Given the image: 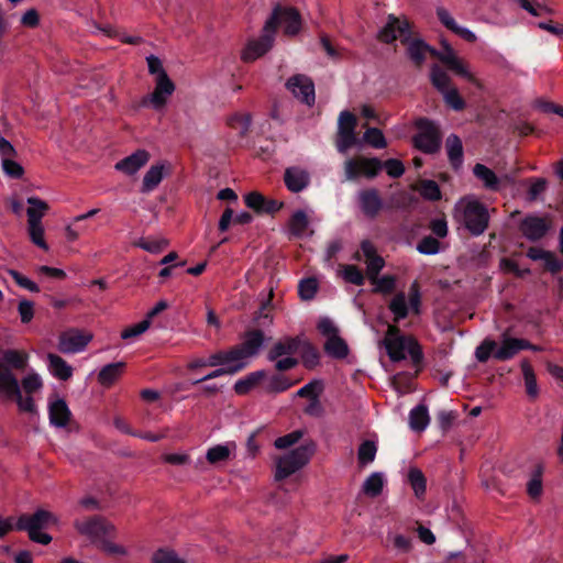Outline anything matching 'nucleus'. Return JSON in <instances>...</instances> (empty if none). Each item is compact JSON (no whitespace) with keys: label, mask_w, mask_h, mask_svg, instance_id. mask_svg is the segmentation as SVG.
<instances>
[{"label":"nucleus","mask_w":563,"mask_h":563,"mask_svg":"<svg viewBox=\"0 0 563 563\" xmlns=\"http://www.w3.org/2000/svg\"><path fill=\"white\" fill-rule=\"evenodd\" d=\"M445 148L451 165L455 169H459L463 163V145L461 139L455 134L449 135L445 141Z\"/></svg>","instance_id":"nucleus-28"},{"label":"nucleus","mask_w":563,"mask_h":563,"mask_svg":"<svg viewBox=\"0 0 563 563\" xmlns=\"http://www.w3.org/2000/svg\"><path fill=\"white\" fill-rule=\"evenodd\" d=\"M321 390V383L319 380H312L301 388H299L296 393L297 397L313 399L317 398L319 391Z\"/></svg>","instance_id":"nucleus-61"},{"label":"nucleus","mask_w":563,"mask_h":563,"mask_svg":"<svg viewBox=\"0 0 563 563\" xmlns=\"http://www.w3.org/2000/svg\"><path fill=\"white\" fill-rule=\"evenodd\" d=\"M286 86L301 102L308 106L314 102V86L308 77L302 75L292 76L288 79Z\"/></svg>","instance_id":"nucleus-19"},{"label":"nucleus","mask_w":563,"mask_h":563,"mask_svg":"<svg viewBox=\"0 0 563 563\" xmlns=\"http://www.w3.org/2000/svg\"><path fill=\"white\" fill-rule=\"evenodd\" d=\"M357 200L362 212L371 219L376 218L383 208V200L375 188L361 190Z\"/></svg>","instance_id":"nucleus-21"},{"label":"nucleus","mask_w":563,"mask_h":563,"mask_svg":"<svg viewBox=\"0 0 563 563\" xmlns=\"http://www.w3.org/2000/svg\"><path fill=\"white\" fill-rule=\"evenodd\" d=\"M411 36L410 24L407 19H399L390 14L386 25L379 31L378 37L384 43H391L400 40L401 43H407Z\"/></svg>","instance_id":"nucleus-16"},{"label":"nucleus","mask_w":563,"mask_h":563,"mask_svg":"<svg viewBox=\"0 0 563 563\" xmlns=\"http://www.w3.org/2000/svg\"><path fill=\"white\" fill-rule=\"evenodd\" d=\"M46 362L48 372L55 378L64 382L71 378L74 368L58 354L47 353Z\"/></svg>","instance_id":"nucleus-24"},{"label":"nucleus","mask_w":563,"mask_h":563,"mask_svg":"<svg viewBox=\"0 0 563 563\" xmlns=\"http://www.w3.org/2000/svg\"><path fill=\"white\" fill-rule=\"evenodd\" d=\"M301 343L302 339L299 336H284L272 345L267 352V360L275 362L276 371H289L298 364L294 355L299 352Z\"/></svg>","instance_id":"nucleus-7"},{"label":"nucleus","mask_w":563,"mask_h":563,"mask_svg":"<svg viewBox=\"0 0 563 563\" xmlns=\"http://www.w3.org/2000/svg\"><path fill=\"white\" fill-rule=\"evenodd\" d=\"M228 124L240 135H245L250 129L251 118L246 113H235L228 119Z\"/></svg>","instance_id":"nucleus-49"},{"label":"nucleus","mask_w":563,"mask_h":563,"mask_svg":"<svg viewBox=\"0 0 563 563\" xmlns=\"http://www.w3.org/2000/svg\"><path fill=\"white\" fill-rule=\"evenodd\" d=\"M300 350L302 351V362L308 368H313L319 363L318 351L307 341L302 340Z\"/></svg>","instance_id":"nucleus-51"},{"label":"nucleus","mask_w":563,"mask_h":563,"mask_svg":"<svg viewBox=\"0 0 563 563\" xmlns=\"http://www.w3.org/2000/svg\"><path fill=\"white\" fill-rule=\"evenodd\" d=\"M313 452L314 446L312 444L300 445L292 451L276 457L275 479L283 481L299 471L309 462Z\"/></svg>","instance_id":"nucleus-8"},{"label":"nucleus","mask_w":563,"mask_h":563,"mask_svg":"<svg viewBox=\"0 0 563 563\" xmlns=\"http://www.w3.org/2000/svg\"><path fill=\"white\" fill-rule=\"evenodd\" d=\"M153 563H186L174 551L167 549L157 550L152 558Z\"/></svg>","instance_id":"nucleus-54"},{"label":"nucleus","mask_w":563,"mask_h":563,"mask_svg":"<svg viewBox=\"0 0 563 563\" xmlns=\"http://www.w3.org/2000/svg\"><path fill=\"white\" fill-rule=\"evenodd\" d=\"M318 290V282L314 278H307L299 284V295L303 300H310Z\"/></svg>","instance_id":"nucleus-56"},{"label":"nucleus","mask_w":563,"mask_h":563,"mask_svg":"<svg viewBox=\"0 0 563 563\" xmlns=\"http://www.w3.org/2000/svg\"><path fill=\"white\" fill-rule=\"evenodd\" d=\"M302 438V432L297 430L286 435L279 437L275 440L274 445L276 449L284 450L296 444Z\"/></svg>","instance_id":"nucleus-58"},{"label":"nucleus","mask_w":563,"mask_h":563,"mask_svg":"<svg viewBox=\"0 0 563 563\" xmlns=\"http://www.w3.org/2000/svg\"><path fill=\"white\" fill-rule=\"evenodd\" d=\"M49 422L56 428H65L71 418V412L64 399L57 398L48 402Z\"/></svg>","instance_id":"nucleus-23"},{"label":"nucleus","mask_w":563,"mask_h":563,"mask_svg":"<svg viewBox=\"0 0 563 563\" xmlns=\"http://www.w3.org/2000/svg\"><path fill=\"white\" fill-rule=\"evenodd\" d=\"M454 218L476 236L485 232L489 222L487 208L474 196H466L457 201Z\"/></svg>","instance_id":"nucleus-4"},{"label":"nucleus","mask_w":563,"mask_h":563,"mask_svg":"<svg viewBox=\"0 0 563 563\" xmlns=\"http://www.w3.org/2000/svg\"><path fill=\"white\" fill-rule=\"evenodd\" d=\"M150 325H151L150 321L144 319L143 321L124 329L121 332V338L123 340L135 338V336L144 333L150 328Z\"/></svg>","instance_id":"nucleus-62"},{"label":"nucleus","mask_w":563,"mask_h":563,"mask_svg":"<svg viewBox=\"0 0 563 563\" xmlns=\"http://www.w3.org/2000/svg\"><path fill=\"white\" fill-rule=\"evenodd\" d=\"M55 522L56 518L51 512L41 509L33 515H22L19 517L13 529L27 531L32 541L46 545L52 541V537L42 532V529Z\"/></svg>","instance_id":"nucleus-6"},{"label":"nucleus","mask_w":563,"mask_h":563,"mask_svg":"<svg viewBox=\"0 0 563 563\" xmlns=\"http://www.w3.org/2000/svg\"><path fill=\"white\" fill-rule=\"evenodd\" d=\"M274 40V33L271 30H267L266 25L264 24L262 36L258 40L249 42L242 53V59L244 62H253L263 56L272 48Z\"/></svg>","instance_id":"nucleus-18"},{"label":"nucleus","mask_w":563,"mask_h":563,"mask_svg":"<svg viewBox=\"0 0 563 563\" xmlns=\"http://www.w3.org/2000/svg\"><path fill=\"white\" fill-rule=\"evenodd\" d=\"M416 126L419 130L413 139L416 147L424 153H435L441 145L438 128L428 119L417 120Z\"/></svg>","instance_id":"nucleus-12"},{"label":"nucleus","mask_w":563,"mask_h":563,"mask_svg":"<svg viewBox=\"0 0 563 563\" xmlns=\"http://www.w3.org/2000/svg\"><path fill=\"white\" fill-rule=\"evenodd\" d=\"M377 445L374 441L362 442L357 450V460L361 466H366L375 461Z\"/></svg>","instance_id":"nucleus-42"},{"label":"nucleus","mask_w":563,"mask_h":563,"mask_svg":"<svg viewBox=\"0 0 563 563\" xmlns=\"http://www.w3.org/2000/svg\"><path fill=\"white\" fill-rule=\"evenodd\" d=\"M75 528L80 534L86 536L91 540L113 537L115 534V527L99 517L76 520Z\"/></svg>","instance_id":"nucleus-15"},{"label":"nucleus","mask_w":563,"mask_h":563,"mask_svg":"<svg viewBox=\"0 0 563 563\" xmlns=\"http://www.w3.org/2000/svg\"><path fill=\"white\" fill-rule=\"evenodd\" d=\"M338 275L342 277L346 283L362 286L365 282V277L362 271L352 264H342L338 268Z\"/></svg>","instance_id":"nucleus-41"},{"label":"nucleus","mask_w":563,"mask_h":563,"mask_svg":"<svg viewBox=\"0 0 563 563\" xmlns=\"http://www.w3.org/2000/svg\"><path fill=\"white\" fill-rule=\"evenodd\" d=\"M407 44V53L409 58L415 63L416 66L420 67L426 60L427 54L430 53L432 56L440 59L441 63L446 65L456 75H460L471 82H476L474 75L470 71L467 64L457 57L454 49L446 42H442L443 51L439 52L433 49L422 40L409 37Z\"/></svg>","instance_id":"nucleus-2"},{"label":"nucleus","mask_w":563,"mask_h":563,"mask_svg":"<svg viewBox=\"0 0 563 563\" xmlns=\"http://www.w3.org/2000/svg\"><path fill=\"white\" fill-rule=\"evenodd\" d=\"M266 377L265 371H255L239 379L234 384V391L238 395H245L255 388L262 379Z\"/></svg>","instance_id":"nucleus-34"},{"label":"nucleus","mask_w":563,"mask_h":563,"mask_svg":"<svg viewBox=\"0 0 563 563\" xmlns=\"http://www.w3.org/2000/svg\"><path fill=\"white\" fill-rule=\"evenodd\" d=\"M265 25L266 29L271 30L274 34L277 27L282 26L286 35L294 36L298 34L301 29V16L299 11L295 8L276 4L271 16L265 22Z\"/></svg>","instance_id":"nucleus-9"},{"label":"nucleus","mask_w":563,"mask_h":563,"mask_svg":"<svg viewBox=\"0 0 563 563\" xmlns=\"http://www.w3.org/2000/svg\"><path fill=\"white\" fill-rule=\"evenodd\" d=\"M155 84L154 91L150 95L148 100L152 107L158 110L166 104L168 98L175 91V85L167 74H161V77L155 79Z\"/></svg>","instance_id":"nucleus-20"},{"label":"nucleus","mask_w":563,"mask_h":563,"mask_svg":"<svg viewBox=\"0 0 563 563\" xmlns=\"http://www.w3.org/2000/svg\"><path fill=\"white\" fill-rule=\"evenodd\" d=\"M9 275L14 279V282L20 287H22L24 289H27V290H30L32 292H38L40 291L38 286L33 280H31L30 278L23 276L19 272H16L14 269H10L9 271Z\"/></svg>","instance_id":"nucleus-63"},{"label":"nucleus","mask_w":563,"mask_h":563,"mask_svg":"<svg viewBox=\"0 0 563 563\" xmlns=\"http://www.w3.org/2000/svg\"><path fill=\"white\" fill-rule=\"evenodd\" d=\"M542 473H543V467L541 465H539L531 478L529 479L528 484H527V492L529 494V496L533 499L536 498H539L542 494Z\"/></svg>","instance_id":"nucleus-47"},{"label":"nucleus","mask_w":563,"mask_h":563,"mask_svg":"<svg viewBox=\"0 0 563 563\" xmlns=\"http://www.w3.org/2000/svg\"><path fill=\"white\" fill-rule=\"evenodd\" d=\"M420 194L423 198L435 201L441 198L438 184L433 180H424L420 185Z\"/></svg>","instance_id":"nucleus-55"},{"label":"nucleus","mask_w":563,"mask_h":563,"mask_svg":"<svg viewBox=\"0 0 563 563\" xmlns=\"http://www.w3.org/2000/svg\"><path fill=\"white\" fill-rule=\"evenodd\" d=\"M443 99L446 102L448 106H450L455 111L463 110L465 107V102L460 96L457 89L455 87L450 88L449 90H445L442 92Z\"/></svg>","instance_id":"nucleus-53"},{"label":"nucleus","mask_w":563,"mask_h":563,"mask_svg":"<svg viewBox=\"0 0 563 563\" xmlns=\"http://www.w3.org/2000/svg\"><path fill=\"white\" fill-rule=\"evenodd\" d=\"M247 365V361L242 355L240 350L235 346L228 351H223V364L222 366L227 368V371L232 369V375L242 371Z\"/></svg>","instance_id":"nucleus-31"},{"label":"nucleus","mask_w":563,"mask_h":563,"mask_svg":"<svg viewBox=\"0 0 563 563\" xmlns=\"http://www.w3.org/2000/svg\"><path fill=\"white\" fill-rule=\"evenodd\" d=\"M521 371L523 375L525 386L527 395L531 399H536L539 395V388L537 384V377L530 363L526 360L521 361Z\"/></svg>","instance_id":"nucleus-38"},{"label":"nucleus","mask_w":563,"mask_h":563,"mask_svg":"<svg viewBox=\"0 0 563 563\" xmlns=\"http://www.w3.org/2000/svg\"><path fill=\"white\" fill-rule=\"evenodd\" d=\"M384 485V474L380 472H374L364 481L362 490L366 496L376 497L382 493Z\"/></svg>","instance_id":"nucleus-37"},{"label":"nucleus","mask_w":563,"mask_h":563,"mask_svg":"<svg viewBox=\"0 0 563 563\" xmlns=\"http://www.w3.org/2000/svg\"><path fill=\"white\" fill-rule=\"evenodd\" d=\"M18 311L22 323H29L34 317V303L23 299L19 302Z\"/></svg>","instance_id":"nucleus-64"},{"label":"nucleus","mask_w":563,"mask_h":563,"mask_svg":"<svg viewBox=\"0 0 563 563\" xmlns=\"http://www.w3.org/2000/svg\"><path fill=\"white\" fill-rule=\"evenodd\" d=\"M27 232L31 241L40 249L47 251L48 245L44 240V228L42 223L27 224Z\"/></svg>","instance_id":"nucleus-52"},{"label":"nucleus","mask_w":563,"mask_h":563,"mask_svg":"<svg viewBox=\"0 0 563 563\" xmlns=\"http://www.w3.org/2000/svg\"><path fill=\"white\" fill-rule=\"evenodd\" d=\"M474 176L483 183V186L488 190H498L499 179L494 170L485 166L484 164H476L473 167Z\"/></svg>","instance_id":"nucleus-30"},{"label":"nucleus","mask_w":563,"mask_h":563,"mask_svg":"<svg viewBox=\"0 0 563 563\" xmlns=\"http://www.w3.org/2000/svg\"><path fill=\"white\" fill-rule=\"evenodd\" d=\"M430 422L428 408L424 405H418L409 412V427L417 432L423 431Z\"/></svg>","instance_id":"nucleus-32"},{"label":"nucleus","mask_w":563,"mask_h":563,"mask_svg":"<svg viewBox=\"0 0 563 563\" xmlns=\"http://www.w3.org/2000/svg\"><path fill=\"white\" fill-rule=\"evenodd\" d=\"M264 344V333L261 330L249 331L242 343L238 344L236 347L240 350L242 355L247 361L255 356Z\"/></svg>","instance_id":"nucleus-25"},{"label":"nucleus","mask_w":563,"mask_h":563,"mask_svg":"<svg viewBox=\"0 0 563 563\" xmlns=\"http://www.w3.org/2000/svg\"><path fill=\"white\" fill-rule=\"evenodd\" d=\"M164 164L152 165L145 173L142 181V191L150 192L154 190L164 178Z\"/></svg>","instance_id":"nucleus-33"},{"label":"nucleus","mask_w":563,"mask_h":563,"mask_svg":"<svg viewBox=\"0 0 563 563\" xmlns=\"http://www.w3.org/2000/svg\"><path fill=\"white\" fill-rule=\"evenodd\" d=\"M363 140L374 148H385L387 146L383 132L377 128H368L364 132Z\"/></svg>","instance_id":"nucleus-48"},{"label":"nucleus","mask_w":563,"mask_h":563,"mask_svg":"<svg viewBox=\"0 0 563 563\" xmlns=\"http://www.w3.org/2000/svg\"><path fill=\"white\" fill-rule=\"evenodd\" d=\"M124 363H111L103 366L98 374V382L102 386L112 385L123 373Z\"/></svg>","instance_id":"nucleus-35"},{"label":"nucleus","mask_w":563,"mask_h":563,"mask_svg":"<svg viewBox=\"0 0 563 563\" xmlns=\"http://www.w3.org/2000/svg\"><path fill=\"white\" fill-rule=\"evenodd\" d=\"M44 382L42 376L35 371H30L25 376L21 379L20 390H21V399H27L34 401L33 395L40 393L43 389Z\"/></svg>","instance_id":"nucleus-27"},{"label":"nucleus","mask_w":563,"mask_h":563,"mask_svg":"<svg viewBox=\"0 0 563 563\" xmlns=\"http://www.w3.org/2000/svg\"><path fill=\"white\" fill-rule=\"evenodd\" d=\"M408 481L418 498H421L427 489L426 477L423 473L416 467H412L408 472Z\"/></svg>","instance_id":"nucleus-45"},{"label":"nucleus","mask_w":563,"mask_h":563,"mask_svg":"<svg viewBox=\"0 0 563 563\" xmlns=\"http://www.w3.org/2000/svg\"><path fill=\"white\" fill-rule=\"evenodd\" d=\"M354 261H364L366 264V275L369 280H376V276L385 266L384 258L377 253L373 242L364 240L361 242L360 250L352 257Z\"/></svg>","instance_id":"nucleus-13"},{"label":"nucleus","mask_w":563,"mask_h":563,"mask_svg":"<svg viewBox=\"0 0 563 563\" xmlns=\"http://www.w3.org/2000/svg\"><path fill=\"white\" fill-rule=\"evenodd\" d=\"M286 187L292 192H299L309 185V174L299 167H289L285 170Z\"/></svg>","instance_id":"nucleus-26"},{"label":"nucleus","mask_w":563,"mask_h":563,"mask_svg":"<svg viewBox=\"0 0 563 563\" xmlns=\"http://www.w3.org/2000/svg\"><path fill=\"white\" fill-rule=\"evenodd\" d=\"M1 165L4 174L11 178L19 179L24 174L23 167L14 158L4 159Z\"/></svg>","instance_id":"nucleus-59"},{"label":"nucleus","mask_w":563,"mask_h":563,"mask_svg":"<svg viewBox=\"0 0 563 563\" xmlns=\"http://www.w3.org/2000/svg\"><path fill=\"white\" fill-rule=\"evenodd\" d=\"M389 310L394 314L396 322L408 316V305L404 292H398L389 302Z\"/></svg>","instance_id":"nucleus-44"},{"label":"nucleus","mask_w":563,"mask_h":563,"mask_svg":"<svg viewBox=\"0 0 563 563\" xmlns=\"http://www.w3.org/2000/svg\"><path fill=\"white\" fill-rule=\"evenodd\" d=\"M382 168V162L376 157L355 156L344 162L345 179L350 181L361 177L372 179Z\"/></svg>","instance_id":"nucleus-10"},{"label":"nucleus","mask_w":563,"mask_h":563,"mask_svg":"<svg viewBox=\"0 0 563 563\" xmlns=\"http://www.w3.org/2000/svg\"><path fill=\"white\" fill-rule=\"evenodd\" d=\"M234 449V443L214 445L207 451L206 459L211 464L224 462L230 459V455Z\"/></svg>","instance_id":"nucleus-40"},{"label":"nucleus","mask_w":563,"mask_h":563,"mask_svg":"<svg viewBox=\"0 0 563 563\" xmlns=\"http://www.w3.org/2000/svg\"><path fill=\"white\" fill-rule=\"evenodd\" d=\"M135 245L146 252L158 254L167 247L168 241L165 239H141L135 243Z\"/></svg>","instance_id":"nucleus-50"},{"label":"nucleus","mask_w":563,"mask_h":563,"mask_svg":"<svg viewBox=\"0 0 563 563\" xmlns=\"http://www.w3.org/2000/svg\"><path fill=\"white\" fill-rule=\"evenodd\" d=\"M324 351L328 355L334 358H344L349 354V346L346 342L339 335L327 339L324 343Z\"/></svg>","instance_id":"nucleus-36"},{"label":"nucleus","mask_w":563,"mask_h":563,"mask_svg":"<svg viewBox=\"0 0 563 563\" xmlns=\"http://www.w3.org/2000/svg\"><path fill=\"white\" fill-rule=\"evenodd\" d=\"M92 338V333L73 328L59 334L57 349L63 354H77L87 347Z\"/></svg>","instance_id":"nucleus-14"},{"label":"nucleus","mask_w":563,"mask_h":563,"mask_svg":"<svg viewBox=\"0 0 563 563\" xmlns=\"http://www.w3.org/2000/svg\"><path fill=\"white\" fill-rule=\"evenodd\" d=\"M356 125L357 120L352 112L344 110L339 114L335 146L340 153L344 154L349 148L358 144Z\"/></svg>","instance_id":"nucleus-11"},{"label":"nucleus","mask_w":563,"mask_h":563,"mask_svg":"<svg viewBox=\"0 0 563 563\" xmlns=\"http://www.w3.org/2000/svg\"><path fill=\"white\" fill-rule=\"evenodd\" d=\"M417 250L421 254H437L440 251V243L437 239L432 236H426L418 243Z\"/></svg>","instance_id":"nucleus-57"},{"label":"nucleus","mask_w":563,"mask_h":563,"mask_svg":"<svg viewBox=\"0 0 563 563\" xmlns=\"http://www.w3.org/2000/svg\"><path fill=\"white\" fill-rule=\"evenodd\" d=\"M432 85L442 93L452 88L450 76L438 65H433L430 71Z\"/></svg>","instance_id":"nucleus-43"},{"label":"nucleus","mask_w":563,"mask_h":563,"mask_svg":"<svg viewBox=\"0 0 563 563\" xmlns=\"http://www.w3.org/2000/svg\"><path fill=\"white\" fill-rule=\"evenodd\" d=\"M382 165L387 175L391 178H399L405 173V166L399 159L389 158L385 163H382Z\"/></svg>","instance_id":"nucleus-60"},{"label":"nucleus","mask_w":563,"mask_h":563,"mask_svg":"<svg viewBox=\"0 0 563 563\" xmlns=\"http://www.w3.org/2000/svg\"><path fill=\"white\" fill-rule=\"evenodd\" d=\"M383 344L391 362L410 360L415 367L420 368L423 361L421 345L411 335H405L396 325H389Z\"/></svg>","instance_id":"nucleus-3"},{"label":"nucleus","mask_w":563,"mask_h":563,"mask_svg":"<svg viewBox=\"0 0 563 563\" xmlns=\"http://www.w3.org/2000/svg\"><path fill=\"white\" fill-rule=\"evenodd\" d=\"M26 202L29 205L26 210L27 224L42 223V218L47 212L48 205L37 197H29Z\"/></svg>","instance_id":"nucleus-29"},{"label":"nucleus","mask_w":563,"mask_h":563,"mask_svg":"<svg viewBox=\"0 0 563 563\" xmlns=\"http://www.w3.org/2000/svg\"><path fill=\"white\" fill-rule=\"evenodd\" d=\"M289 231L295 236H303L309 229V218L303 210H297L289 219Z\"/></svg>","instance_id":"nucleus-39"},{"label":"nucleus","mask_w":563,"mask_h":563,"mask_svg":"<svg viewBox=\"0 0 563 563\" xmlns=\"http://www.w3.org/2000/svg\"><path fill=\"white\" fill-rule=\"evenodd\" d=\"M519 228L526 239L529 241H539L544 238L552 228V219L549 216L539 217L530 214L522 219Z\"/></svg>","instance_id":"nucleus-17"},{"label":"nucleus","mask_w":563,"mask_h":563,"mask_svg":"<svg viewBox=\"0 0 563 563\" xmlns=\"http://www.w3.org/2000/svg\"><path fill=\"white\" fill-rule=\"evenodd\" d=\"M527 347H530L529 341L511 338L505 332L499 344L492 339H485L476 347L475 357L481 363L487 362L492 356L497 361H508Z\"/></svg>","instance_id":"nucleus-5"},{"label":"nucleus","mask_w":563,"mask_h":563,"mask_svg":"<svg viewBox=\"0 0 563 563\" xmlns=\"http://www.w3.org/2000/svg\"><path fill=\"white\" fill-rule=\"evenodd\" d=\"M150 153L145 150H137L131 155L119 161L114 168L125 175L132 176L136 174L150 161Z\"/></svg>","instance_id":"nucleus-22"},{"label":"nucleus","mask_w":563,"mask_h":563,"mask_svg":"<svg viewBox=\"0 0 563 563\" xmlns=\"http://www.w3.org/2000/svg\"><path fill=\"white\" fill-rule=\"evenodd\" d=\"M297 382L290 380L284 375H274L267 382L265 389L267 393H283L297 384Z\"/></svg>","instance_id":"nucleus-46"},{"label":"nucleus","mask_w":563,"mask_h":563,"mask_svg":"<svg viewBox=\"0 0 563 563\" xmlns=\"http://www.w3.org/2000/svg\"><path fill=\"white\" fill-rule=\"evenodd\" d=\"M30 355L23 350L9 349L1 353L0 358V395L14 399L20 410L36 412V406L30 398L21 399L20 384L11 368L24 369L29 364Z\"/></svg>","instance_id":"nucleus-1"}]
</instances>
